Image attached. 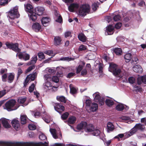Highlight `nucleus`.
<instances>
[{"label":"nucleus","instance_id":"13d9d810","mask_svg":"<svg viewBox=\"0 0 146 146\" xmlns=\"http://www.w3.org/2000/svg\"><path fill=\"white\" fill-rule=\"evenodd\" d=\"M28 128L30 130H33L36 129V127L33 124H29L28 125Z\"/></svg>","mask_w":146,"mask_h":146},{"label":"nucleus","instance_id":"423d86ee","mask_svg":"<svg viewBox=\"0 0 146 146\" xmlns=\"http://www.w3.org/2000/svg\"><path fill=\"white\" fill-rule=\"evenodd\" d=\"M5 45L8 48L12 49L16 52H19L20 51V49L18 48V44L17 43H10L8 42H7Z\"/></svg>","mask_w":146,"mask_h":146},{"label":"nucleus","instance_id":"c03bdc74","mask_svg":"<svg viewBox=\"0 0 146 146\" xmlns=\"http://www.w3.org/2000/svg\"><path fill=\"white\" fill-rule=\"evenodd\" d=\"M106 104L108 106L110 107L113 104V101L110 99H106Z\"/></svg>","mask_w":146,"mask_h":146},{"label":"nucleus","instance_id":"4d7b16f0","mask_svg":"<svg viewBox=\"0 0 146 146\" xmlns=\"http://www.w3.org/2000/svg\"><path fill=\"white\" fill-rule=\"evenodd\" d=\"M121 18L120 16L118 15H115L113 18L114 20L115 21H119L121 19Z\"/></svg>","mask_w":146,"mask_h":146},{"label":"nucleus","instance_id":"603ef678","mask_svg":"<svg viewBox=\"0 0 146 146\" xmlns=\"http://www.w3.org/2000/svg\"><path fill=\"white\" fill-rule=\"evenodd\" d=\"M86 49V46L82 44L79 47L78 50L79 51L84 50Z\"/></svg>","mask_w":146,"mask_h":146},{"label":"nucleus","instance_id":"9d476101","mask_svg":"<svg viewBox=\"0 0 146 146\" xmlns=\"http://www.w3.org/2000/svg\"><path fill=\"white\" fill-rule=\"evenodd\" d=\"M0 122H1L3 126L5 128H9L11 127L9 124L10 121L5 118H2L0 119Z\"/></svg>","mask_w":146,"mask_h":146},{"label":"nucleus","instance_id":"2eb2a0df","mask_svg":"<svg viewBox=\"0 0 146 146\" xmlns=\"http://www.w3.org/2000/svg\"><path fill=\"white\" fill-rule=\"evenodd\" d=\"M112 73L114 75L120 78L122 77L123 75V72L121 69L118 68Z\"/></svg>","mask_w":146,"mask_h":146},{"label":"nucleus","instance_id":"5fc2aeb1","mask_svg":"<svg viewBox=\"0 0 146 146\" xmlns=\"http://www.w3.org/2000/svg\"><path fill=\"white\" fill-rule=\"evenodd\" d=\"M69 115V114L68 112H65L61 116V117L62 119H65L67 118Z\"/></svg>","mask_w":146,"mask_h":146},{"label":"nucleus","instance_id":"79ce46f5","mask_svg":"<svg viewBox=\"0 0 146 146\" xmlns=\"http://www.w3.org/2000/svg\"><path fill=\"white\" fill-rule=\"evenodd\" d=\"M43 113L45 114V116L43 117L44 120L46 123H48L49 122V120H48V119L50 118V116L47 113H45V111L43 112Z\"/></svg>","mask_w":146,"mask_h":146},{"label":"nucleus","instance_id":"412c9836","mask_svg":"<svg viewBox=\"0 0 146 146\" xmlns=\"http://www.w3.org/2000/svg\"><path fill=\"white\" fill-rule=\"evenodd\" d=\"M37 74V73L35 71H34L32 74H29L27 76V78L31 81H33L35 78H36Z\"/></svg>","mask_w":146,"mask_h":146},{"label":"nucleus","instance_id":"aec40b11","mask_svg":"<svg viewBox=\"0 0 146 146\" xmlns=\"http://www.w3.org/2000/svg\"><path fill=\"white\" fill-rule=\"evenodd\" d=\"M12 124L13 127L16 129H18L19 127V120L16 119H13L12 122Z\"/></svg>","mask_w":146,"mask_h":146},{"label":"nucleus","instance_id":"20e7f679","mask_svg":"<svg viewBox=\"0 0 146 146\" xmlns=\"http://www.w3.org/2000/svg\"><path fill=\"white\" fill-rule=\"evenodd\" d=\"M90 6L88 4H85L81 5L79 9L78 14L82 16L86 15L90 11Z\"/></svg>","mask_w":146,"mask_h":146},{"label":"nucleus","instance_id":"6e6d98bb","mask_svg":"<svg viewBox=\"0 0 146 146\" xmlns=\"http://www.w3.org/2000/svg\"><path fill=\"white\" fill-rule=\"evenodd\" d=\"M38 58L40 59L44 58L45 56L43 53L42 52H39L38 53Z\"/></svg>","mask_w":146,"mask_h":146},{"label":"nucleus","instance_id":"c9c22d12","mask_svg":"<svg viewBox=\"0 0 146 146\" xmlns=\"http://www.w3.org/2000/svg\"><path fill=\"white\" fill-rule=\"evenodd\" d=\"M76 120V118L75 117L71 116L68 119V123L70 124H72L75 122Z\"/></svg>","mask_w":146,"mask_h":146},{"label":"nucleus","instance_id":"bf43d9fd","mask_svg":"<svg viewBox=\"0 0 146 146\" xmlns=\"http://www.w3.org/2000/svg\"><path fill=\"white\" fill-rule=\"evenodd\" d=\"M135 79L133 77H131L129 78L128 81L129 83L131 84H133L135 82Z\"/></svg>","mask_w":146,"mask_h":146},{"label":"nucleus","instance_id":"f3484780","mask_svg":"<svg viewBox=\"0 0 146 146\" xmlns=\"http://www.w3.org/2000/svg\"><path fill=\"white\" fill-rule=\"evenodd\" d=\"M62 38L60 36H55L54 38V44L55 46L60 45L62 43Z\"/></svg>","mask_w":146,"mask_h":146},{"label":"nucleus","instance_id":"dca6fc26","mask_svg":"<svg viewBox=\"0 0 146 146\" xmlns=\"http://www.w3.org/2000/svg\"><path fill=\"white\" fill-rule=\"evenodd\" d=\"M79 5L78 4L73 3L68 7V9L70 12H73L75 10L77 9Z\"/></svg>","mask_w":146,"mask_h":146},{"label":"nucleus","instance_id":"3c124183","mask_svg":"<svg viewBox=\"0 0 146 146\" xmlns=\"http://www.w3.org/2000/svg\"><path fill=\"white\" fill-rule=\"evenodd\" d=\"M8 0H1L0 1V5L4 6L8 3Z\"/></svg>","mask_w":146,"mask_h":146},{"label":"nucleus","instance_id":"bb28decb","mask_svg":"<svg viewBox=\"0 0 146 146\" xmlns=\"http://www.w3.org/2000/svg\"><path fill=\"white\" fill-rule=\"evenodd\" d=\"M94 129V126L92 124H89L88 125L87 124L86 128V130L88 132H92Z\"/></svg>","mask_w":146,"mask_h":146},{"label":"nucleus","instance_id":"de8ad7c7","mask_svg":"<svg viewBox=\"0 0 146 146\" xmlns=\"http://www.w3.org/2000/svg\"><path fill=\"white\" fill-rule=\"evenodd\" d=\"M98 4L96 3H93L92 6V9L94 11H95L96 10L98 7Z\"/></svg>","mask_w":146,"mask_h":146},{"label":"nucleus","instance_id":"9b49d317","mask_svg":"<svg viewBox=\"0 0 146 146\" xmlns=\"http://www.w3.org/2000/svg\"><path fill=\"white\" fill-rule=\"evenodd\" d=\"M36 14L38 15H42L45 9L43 7L38 6L35 8Z\"/></svg>","mask_w":146,"mask_h":146},{"label":"nucleus","instance_id":"ea45409f","mask_svg":"<svg viewBox=\"0 0 146 146\" xmlns=\"http://www.w3.org/2000/svg\"><path fill=\"white\" fill-rule=\"evenodd\" d=\"M70 92L72 94H75L77 92L76 89L74 87L72 84H70Z\"/></svg>","mask_w":146,"mask_h":146},{"label":"nucleus","instance_id":"4c0bfd02","mask_svg":"<svg viewBox=\"0 0 146 146\" xmlns=\"http://www.w3.org/2000/svg\"><path fill=\"white\" fill-rule=\"evenodd\" d=\"M115 108L117 110L121 111L124 109V107L123 104H118L117 105Z\"/></svg>","mask_w":146,"mask_h":146},{"label":"nucleus","instance_id":"58836bf2","mask_svg":"<svg viewBox=\"0 0 146 146\" xmlns=\"http://www.w3.org/2000/svg\"><path fill=\"white\" fill-rule=\"evenodd\" d=\"M114 52L117 55H121L122 53V51L120 48H116L114 49Z\"/></svg>","mask_w":146,"mask_h":146},{"label":"nucleus","instance_id":"7c9ffc66","mask_svg":"<svg viewBox=\"0 0 146 146\" xmlns=\"http://www.w3.org/2000/svg\"><path fill=\"white\" fill-rule=\"evenodd\" d=\"M90 107V110L92 111H96L98 108V105L95 103H92Z\"/></svg>","mask_w":146,"mask_h":146},{"label":"nucleus","instance_id":"7ed1b4c3","mask_svg":"<svg viewBox=\"0 0 146 146\" xmlns=\"http://www.w3.org/2000/svg\"><path fill=\"white\" fill-rule=\"evenodd\" d=\"M18 7L16 6L12 9H11L8 13V17L10 21L15 18H17L20 16L18 12Z\"/></svg>","mask_w":146,"mask_h":146},{"label":"nucleus","instance_id":"ddd939ff","mask_svg":"<svg viewBox=\"0 0 146 146\" xmlns=\"http://www.w3.org/2000/svg\"><path fill=\"white\" fill-rule=\"evenodd\" d=\"M114 29V27L111 25H109L106 28V31L105 34L106 35H111L113 34Z\"/></svg>","mask_w":146,"mask_h":146},{"label":"nucleus","instance_id":"0eeeda50","mask_svg":"<svg viewBox=\"0 0 146 146\" xmlns=\"http://www.w3.org/2000/svg\"><path fill=\"white\" fill-rule=\"evenodd\" d=\"M16 56H18L19 59L23 58L25 61L29 60L30 57L29 54L25 53H18Z\"/></svg>","mask_w":146,"mask_h":146},{"label":"nucleus","instance_id":"4468645a","mask_svg":"<svg viewBox=\"0 0 146 146\" xmlns=\"http://www.w3.org/2000/svg\"><path fill=\"white\" fill-rule=\"evenodd\" d=\"M50 131L52 134L53 137L54 139H57L59 138L61 139L62 138V134L61 133H60V137H59L57 135V133L56 131V129H50Z\"/></svg>","mask_w":146,"mask_h":146},{"label":"nucleus","instance_id":"37998d69","mask_svg":"<svg viewBox=\"0 0 146 146\" xmlns=\"http://www.w3.org/2000/svg\"><path fill=\"white\" fill-rule=\"evenodd\" d=\"M56 99L58 101H61L62 102L64 103L66 102L65 98L63 96H57Z\"/></svg>","mask_w":146,"mask_h":146},{"label":"nucleus","instance_id":"a211bd4d","mask_svg":"<svg viewBox=\"0 0 146 146\" xmlns=\"http://www.w3.org/2000/svg\"><path fill=\"white\" fill-rule=\"evenodd\" d=\"M137 82L139 85L141 84L142 83L146 84V75L139 77L137 78Z\"/></svg>","mask_w":146,"mask_h":146},{"label":"nucleus","instance_id":"0e129e2a","mask_svg":"<svg viewBox=\"0 0 146 146\" xmlns=\"http://www.w3.org/2000/svg\"><path fill=\"white\" fill-rule=\"evenodd\" d=\"M26 100L25 98H21L18 99V101L21 104L24 103Z\"/></svg>","mask_w":146,"mask_h":146},{"label":"nucleus","instance_id":"a878e982","mask_svg":"<svg viewBox=\"0 0 146 146\" xmlns=\"http://www.w3.org/2000/svg\"><path fill=\"white\" fill-rule=\"evenodd\" d=\"M15 75V74L13 73H10L8 74V82L9 83H11L13 82L14 78Z\"/></svg>","mask_w":146,"mask_h":146},{"label":"nucleus","instance_id":"8fccbe9b","mask_svg":"<svg viewBox=\"0 0 146 146\" xmlns=\"http://www.w3.org/2000/svg\"><path fill=\"white\" fill-rule=\"evenodd\" d=\"M51 80L55 83H58L59 81L58 77L56 76H53L52 78H51Z\"/></svg>","mask_w":146,"mask_h":146},{"label":"nucleus","instance_id":"c756f323","mask_svg":"<svg viewBox=\"0 0 146 146\" xmlns=\"http://www.w3.org/2000/svg\"><path fill=\"white\" fill-rule=\"evenodd\" d=\"M85 64V63L84 62L81 61L80 62V64L77 68L76 72L77 73H79L80 72Z\"/></svg>","mask_w":146,"mask_h":146},{"label":"nucleus","instance_id":"4be33fe9","mask_svg":"<svg viewBox=\"0 0 146 146\" xmlns=\"http://www.w3.org/2000/svg\"><path fill=\"white\" fill-rule=\"evenodd\" d=\"M133 70L135 72L141 73L143 72V69L139 65H137L133 67Z\"/></svg>","mask_w":146,"mask_h":146},{"label":"nucleus","instance_id":"e2e57ef3","mask_svg":"<svg viewBox=\"0 0 146 146\" xmlns=\"http://www.w3.org/2000/svg\"><path fill=\"white\" fill-rule=\"evenodd\" d=\"M57 19L56 20V21L57 22L61 23L62 21V17L61 16H58V17H56Z\"/></svg>","mask_w":146,"mask_h":146},{"label":"nucleus","instance_id":"49530a36","mask_svg":"<svg viewBox=\"0 0 146 146\" xmlns=\"http://www.w3.org/2000/svg\"><path fill=\"white\" fill-rule=\"evenodd\" d=\"M92 132H93V135L96 136L98 135L100 133V131L98 129H94Z\"/></svg>","mask_w":146,"mask_h":146},{"label":"nucleus","instance_id":"c85d7f7f","mask_svg":"<svg viewBox=\"0 0 146 146\" xmlns=\"http://www.w3.org/2000/svg\"><path fill=\"white\" fill-rule=\"evenodd\" d=\"M50 19L49 17H43L41 19V22L43 26H45V24L49 23L50 21Z\"/></svg>","mask_w":146,"mask_h":146},{"label":"nucleus","instance_id":"1a4fd4ad","mask_svg":"<svg viewBox=\"0 0 146 146\" xmlns=\"http://www.w3.org/2000/svg\"><path fill=\"white\" fill-rule=\"evenodd\" d=\"M53 105L55 110L60 113L64 110V107L58 103H54Z\"/></svg>","mask_w":146,"mask_h":146},{"label":"nucleus","instance_id":"39448f33","mask_svg":"<svg viewBox=\"0 0 146 146\" xmlns=\"http://www.w3.org/2000/svg\"><path fill=\"white\" fill-rule=\"evenodd\" d=\"M15 104L16 101L15 100L12 99L9 100L5 104V109L9 111L17 109V108H13V107L15 105Z\"/></svg>","mask_w":146,"mask_h":146},{"label":"nucleus","instance_id":"680f3d73","mask_svg":"<svg viewBox=\"0 0 146 146\" xmlns=\"http://www.w3.org/2000/svg\"><path fill=\"white\" fill-rule=\"evenodd\" d=\"M64 36L66 38H67L68 37H71V33L70 31H67L65 32L64 33Z\"/></svg>","mask_w":146,"mask_h":146},{"label":"nucleus","instance_id":"b1692460","mask_svg":"<svg viewBox=\"0 0 146 146\" xmlns=\"http://www.w3.org/2000/svg\"><path fill=\"white\" fill-rule=\"evenodd\" d=\"M87 126V123L85 122H82L78 125L77 128L78 129H85L86 130V128Z\"/></svg>","mask_w":146,"mask_h":146},{"label":"nucleus","instance_id":"6e6552de","mask_svg":"<svg viewBox=\"0 0 146 146\" xmlns=\"http://www.w3.org/2000/svg\"><path fill=\"white\" fill-rule=\"evenodd\" d=\"M25 10L28 13H32L33 12L34 8L32 5L29 3L24 4Z\"/></svg>","mask_w":146,"mask_h":146},{"label":"nucleus","instance_id":"a19ab883","mask_svg":"<svg viewBox=\"0 0 146 146\" xmlns=\"http://www.w3.org/2000/svg\"><path fill=\"white\" fill-rule=\"evenodd\" d=\"M31 15H29V16L30 17V19L33 21H35L37 19L35 13H30Z\"/></svg>","mask_w":146,"mask_h":146},{"label":"nucleus","instance_id":"f257e3e1","mask_svg":"<svg viewBox=\"0 0 146 146\" xmlns=\"http://www.w3.org/2000/svg\"><path fill=\"white\" fill-rule=\"evenodd\" d=\"M5 146H47L48 142H40L38 143H21L14 142H5L4 143Z\"/></svg>","mask_w":146,"mask_h":146},{"label":"nucleus","instance_id":"69168bd1","mask_svg":"<svg viewBox=\"0 0 146 146\" xmlns=\"http://www.w3.org/2000/svg\"><path fill=\"white\" fill-rule=\"evenodd\" d=\"M97 102H99V104L101 106H102L104 104V100L102 98L99 100V101Z\"/></svg>","mask_w":146,"mask_h":146},{"label":"nucleus","instance_id":"a18cd8bd","mask_svg":"<svg viewBox=\"0 0 146 146\" xmlns=\"http://www.w3.org/2000/svg\"><path fill=\"white\" fill-rule=\"evenodd\" d=\"M133 91L135 92H142V88H141L135 85L134 86Z\"/></svg>","mask_w":146,"mask_h":146},{"label":"nucleus","instance_id":"5701e85b","mask_svg":"<svg viewBox=\"0 0 146 146\" xmlns=\"http://www.w3.org/2000/svg\"><path fill=\"white\" fill-rule=\"evenodd\" d=\"M117 68V65L116 64L113 63H111L110 64L109 70L113 73Z\"/></svg>","mask_w":146,"mask_h":146},{"label":"nucleus","instance_id":"f8f14e48","mask_svg":"<svg viewBox=\"0 0 146 146\" xmlns=\"http://www.w3.org/2000/svg\"><path fill=\"white\" fill-rule=\"evenodd\" d=\"M133 129L135 131V132H136L138 130H144L145 129V126L144 125L140 123H137L136 124Z\"/></svg>","mask_w":146,"mask_h":146},{"label":"nucleus","instance_id":"052dcab7","mask_svg":"<svg viewBox=\"0 0 146 146\" xmlns=\"http://www.w3.org/2000/svg\"><path fill=\"white\" fill-rule=\"evenodd\" d=\"M35 68V66L34 65L29 66L26 70V72H29L31 71L32 70L34 69Z\"/></svg>","mask_w":146,"mask_h":146},{"label":"nucleus","instance_id":"cd10ccee","mask_svg":"<svg viewBox=\"0 0 146 146\" xmlns=\"http://www.w3.org/2000/svg\"><path fill=\"white\" fill-rule=\"evenodd\" d=\"M125 62H129L132 58V55L130 53L126 54L124 56Z\"/></svg>","mask_w":146,"mask_h":146},{"label":"nucleus","instance_id":"f03ea898","mask_svg":"<svg viewBox=\"0 0 146 146\" xmlns=\"http://www.w3.org/2000/svg\"><path fill=\"white\" fill-rule=\"evenodd\" d=\"M44 79L46 80L43 84V88L46 91L50 90L51 91H55L57 90V87L52 86V84L50 82L51 80V75L46 74L44 76Z\"/></svg>","mask_w":146,"mask_h":146},{"label":"nucleus","instance_id":"473e14b6","mask_svg":"<svg viewBox=\"0 0 146 146\" xmlns=\"http://www.w3.org/2000/svg\"><path fill=\"white\" fill-rule=\"evenodd\" d=\"M93 96L94 97V100L95 102H97L99 101V100L101 99V98L99 94V93L97 92L93 94Z\"/></svg>","mask_w":146,"mask_h":146},{"label":"nucleus","instance_id":"f704fd0d","mask_svg":"<svg viewBox=\"0 0 146 146\" xmlns=\"http://www.w3.org/2000/svg\"><path fill=\"white\" fill-rule=\"evenodd\" d=\"M135 133V131L132 128L129 132L126 133L125 136L127 137H129Z\"/></svg>","mask_w":146,"mask_h":146},{"label":"nucleus","instance_id":"864d4df0","mask_svg":"<svg viewBox=\"0 0 146 146\" xmlns=\"http://www.w3.org/2000/svg\"><path fill=\"white\" fill-rule=\"evenodd\" d=\"M35 84H32L29 87V92H32L34 90L35 88Z\"/></svg>","mask_w":146,"mask_h":146},{"label":"nucleus","instance_id":"393cba45","mask_svg":"<svg viewBox=\"0 0 146 146\" xmlns=\"http://www.w3.org/2000/svg\"><path fill=\"white\" fill-rule=\"evenodd\" d=\"M107 130L108 132L112 131L114 129V127L112 123L109 122L107 125Z\"/></svg>","mask_w":146,"mask_h":146},{"label":"nucleus","instance_id":"6ab92c4d","mask_svg":"<svg viewBox=\"0 0 146 146\" xmlns=\"http://www.w3.org/2000/svg\"><path fill=\"white\" fill-rule=\"evenodd\" d=\"M32 28L35 32H38L39 31H40L41 26L38 23H35L33 25Z\"/></svg>","mask_w":146,"mask_h":146},{"label":"nucleus","instance_id":"09e8293b","mask_svg":"<svg viewBox=\"0 0 146 146\" xmlns=\"http://www.w3.org/2000/svg\"><path fill=\"white\" fill-rule=\"evenodd\" d=\"M39 139L42 141L46 139V136L43 134L42 133L39 136Z\"/></svg>","mask_w":146,"mask_h":146},{"label":"nucleus","instance_id":"72a5a7b5","mask_svg":"<svg viewBox=\"0 0 146 146\" xmlns=\"http://www.w3.org/2000/svg\"><path fill=\"white\" fill-rule=\"evenodd\" d=\"M78 38L82 42H85L86 40V36L84 34L82 33L78 35Z\"/></svg>","mask_w":146,"mask_h":146},{"label":"nucleus","instance_id":"e433bc0d","mask_svg":"<svg viewBox=\"0 0 146 146\" xmlns=\"http://www.w3.org/2000/svg\"><path fill=\"white\" fill-rule=\"evenodd\" d=\"M20 118L21 123L23 124H25L27 118L26 115H21V116Z\"/></svg>","mask_w":146,"mask_h":146},{"label":"nucleus","instance_id":"338daca9","mask_svg":"<svg viewBox=\"0 0 146 146\" xmlns=\"http://www.w3.org/2000/svg\"><path fill=\"white\" fill-rule=\"evenodd\" d=\"M8 76L6 74H4L2 76V80L3 82L6 81V78Z\"/></svg>","mask_w":146,"mask_h":146},{"label":"nucleus","instance_id":"2f4dec72","mask_svg":"<svg viewBox=\"0 0 146 146\" xmlns=\"http://www.w3.org/2000/svg\"><path fill=\"white\" fill-rule=\"evenodd\" d=\"M37 60V56L35 55L32 57V60L28 63L27 65H29L31 64H34L36 63Z\"/></svg>","mask_w":146,"mask_h":146},{"label":"nucleus","instance_id":"774afa93","mask_svg":"<svg viewBox=\"0 0 146 146\" xmlns=\"http://www.w3.org/2000/svg\"><path fill=\"white\" fill-rule=\"evenodd\" d=\"M122 26V24L121 23H116L115 25V27L117 29H119Z\"/></svg>","mask_w":146,"mask_h":146}]
</instances>
